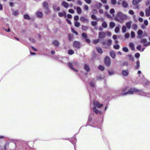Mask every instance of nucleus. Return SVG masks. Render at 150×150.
<instances>
[{"label":"nucleus","instance_id":"f257e3e1","mask_svg":"<svg viewBox=\"0 0 150 150\" xmlns=\"http://www.w3.org/2000/svg\"><path fill=\"white\" fill-rule=\"evenodd\" d=\"M127 18V16L121 12L118 13L117 16L115 18V19L120 23H122L124 20Z\"/></svg>","mask_w":150,"mask_h":150},{"label":"nucleus","instance_id":"f03ea898","mask_svg":"<svg viewBox=\"0 0 150 150\" xmlns=\"http://www.w3.org/2000/svg\"><path fill=\"white\" fill-rule=\"evenodd\" d=\"M137 89L134 88H130L127 92L122 93L121 95L124 96L126 95L127 94H132L135 93H137Z\"/></svg>","mask_w":150,"mask_h":150},{"label":"nucleus","instance_id":"7ed1b4c3","mask_svg":"<svg viewBox=\"0 0 150 150\" xmlns=\"http://www.w3.org/2000/svg\"><path fill=\"white\" fill-rule=\"evenodd\" d=\"M112 42L111 40L109 39L103 42L102 44L105 47V48H107L111 45Z\"/></svg>","mask_w":150,"mask_h":150},{"label":"nucleus","instance_id":"20e7f679","mask_svg":"<svg viewBox=\"0 0 150 150\" xmlns=\"http://www.w3.org/2000/svg\"><path fill=\"white\" fill-rule=\"evenodd\" d=\"M67 65L72 70H73L75 72H77L78 71L74 69L73 66H74L75 65H76L77 64L76 62H74L72 63L71 62H69L67 63Z\"/></svg>","mask_w":150,"mask_h":150},{"label":"nucleus","instance_id":"39448f33","mask_svg":"<svg viewBox=\"0 0 150 150\" xmlns=\"http://www.w3.org/2000/svg\"><path fill=\"white\" fill-rule=\"evenodd\" d=\"M137 94L140 95L142 96H148L149 94L148 93H146L141 90L137 89Z\"/></svg>","mask_w":150,"mask_h":150},{"label":"nucleus","instance_id":"423d86ee","mask_svg":"<svg viewBox=\"0 0 150 150\" xmlns=\"http://www.w3.org/2000/svg\"><path fill=\"white\" fill-rule=\"evenodd\" d=\"M105 65L107 67L110 66L111 64V61L110 58L108 56H106L105 58Z\"/></svg>","mask_w":150,"mask_h":150},{"label":"nucleus","instance_id":"0eeeda50","mask_svg":"<svg viewBox=\"0 0 150 150\" xmlns=\"http://www.w3.org/2000/svg\"><path fill=\"white\" fill-rule=\"evenodd\" d=\"M94 107H97L98 108H102L103 106V104H100L99 102L96 101H94L93 103Z\"/></svg>","mask_w":150,"mask_h":150},{"label":"nucleus","instance_id":"6e6552de","mask_svg":"<svg viewBox=\"0 0 150 150\" xmlns=\"http://www.w3.org/2000/svg\"><path fill=\"white\" fill-rule=\"evenodd\" d=\"M73 45L75 48H79L80 47V44L78 41H75L73 42Z\"/></svg>","mask_w":150,"mask_h":150},{"label":"nucleus","instance_id":"1a4fd4ad","mask_svg":"<svg viewBox=\"0 0 150 150\" xmlns=\"http://www.w3.org/2000/svg\"><path fill=\"white\" fill-rule=\"evenodd\" d=\"M43 6L46 9V11L45 12V13H48L49 11L48 9V5L47 3L46 2H44L43 3Z\"/></svg>","mask_w":150,"mask_h":150},{"label":"nucleus","instance_id":"9d476101","mask_svg":"<svg viewBox=\"0 0 150 150\" xmlns=\"http://www.w3.org/2000/svg\"><path fill=\"white\" fill-rule=\"evenodd\" d=\"M98 36L100 38H103L105 37V34L103 32H100L98 34Z\"/></svg>","mask_w":150,"mask_h":150},{"label":"nucleus","instance_id":"9b49d317","mask_svg":"<svg viewBox=\"0 0 150 150\" xmlns=\"http://www.w3.org/2000/svg\"><path fill=\"white\" fill-rule=\"evenodd\" d=\"M143 33V31L141 30H139L137 32V34L138 35L137 37V38L138 39H141L142 37L141 35Z\"/></svg>","mask_w":150,"mask_h":150},{"label":"nucleus","instance_id":"f8f14e48","mask_svg":"<svg viewBox=\"0 0 150 150\" xmlns=\"http://www.w3.org/2000/svg\"><path fill=\"white\" fill-rule=\"evenodd\" d=\"M132 23V21H130L129 22H127L126 23L125 25L127 29H130Z\"/></svg>","mask_w":150,"mask_h":150},{"label":"nucleus","instance_id":"ddd939ff","mask_svg":"<svg viewBox=\"0 0 150 150\" xmlns=\"http://www.w3.org/2000/svg\"><path fill=\"white\" fill-rule=\"evenodd\" d=\"M122 74L124 76H126L128 75L129 71L127 70H123L122 72Z\"/></svg>","mask_w":150,"mask_h":150},{"label":"nucleus","instance_id":"4468645a","mask_svg":"<svg viewBox=\"0 0 150 150\" xmlns=\"http://www.w3.org/2000/svg\"><path fill=\"white\" fill-rule=\"evenodd\" d=\"M146 16L148 17L150 16V9L149 7L148 8H146L145 10Z\"/></svg>","mask_w":150,"mask_h":150},{"label":"nucleus","instance_id":"2eb2a0df","mask_svg":"<svg viewBox=\"0 0 150 150\" xmlns=\"http://www.w3.org/2000/svg\"><path fill=\"white\" fill-rule=\"evenodd\" d=\"M37 16L39 18H41L43 16V14L42 12L40 11H37L36 13Z\"/></svg>","mask_w":150,"mask_h":150},{"label":"nucleus","instance_id":"dca6fc26","mask_svg":"<svg viewBox=\"0 0 150 150\" xmlns=\"http://www.w3.org/2000/svg\"><path fill=\"white\" fill-rule=\"evenodd\" d=\"M52 43L56 47H58L59 45V42L57 40H54L52 42Z\"/></svg>","mask_w":150,"mask_h":150},{"label":"nucleus","instance_id":"f3484780","mask_svg":"<svg viewBox=\"0 0 150 150\" xmlns=\"http://www.w3.org/2000/svg\"><path fill=\"white\" fill-rule=\"evenodd\" d=\"M80 20L83 22H88V20L87 19L85 18L84 17L81 16L80 18Z\"/></svg>","mask_w":150,"mask_h":150},{"label":"nucleus","instance_id":"a211bd4d","mask_svg":"<svg viewBox=\"0 0 150 150\" xmlns=\"http://www.w3.org/2000/svg\"><path fill=\"white\" fill-rule=\"evenodd\" d=\"M84 69L87 72H89L90 69L88 65L86 64H84Z\"/></svg>","mask_w":150,"mask_h":150},{"label":"nucleus","instance_id":"6ab92c4d","mask_svg":"<svg viewBox=\"0 0 150 150\" xmlns=\"http://www.w3.org/2000/svg\"><path fill=\"white\" fill-rule=\"evenodd\" d=\"M140 62L139 61H137L136 62V65L134 68L136 69H138L140 68Z\"/></svg>","mask_w":150,"mask_h":150},{"label":"nucleus","instance_id":"aec40b11","mask_svg":"<svg viewBox=\"0 0 150 150\" xmlns=\"http://www.w3.org/2000/svg\"><path fill=\"white\" fill-rule=\"evenodd\" d=\"M129 46L131 48V50L134 51L135 50L134 46L132 42L129 43Z\"/></svg>","mask_w":150,"mask_h":150},{"label":"nucleus","instance_id":"412c9836","mask_svg":"<svg viewBox=\"0 0 150 150\" xmlns=\"http://www.w3.org/2000/svg\"><path fill=\"white\" fill-rule=\"evenodd\" d=\"M62 4L65 8H67L69 7L68 4L65 1L62 2Z\"/></svg>","mask_w":150,"mask_h":150},{"label":"nucleus","instance_id":"4be33fe9","mask_svg":"<svg viewBox=\"0 0 150 150\" xmlns=\"http://www.w3.org/2000/svg\"><path fill=\"white\" fill-rule=\"evenodd\" d=\"M53 9L54 11H59L60 10V8L59 6H57L56 5H54L53 7Z\"/></svg>","mask_w":150,"mask_h":150},{"label":"nucleus","instance_id":"5701e85b","mask_svg":"<svg viewBox=\"0 0 150 150\" xmlns=\"http://www.w3.org/2000/svg\"><path fill=\"white\" fill-rule=\"evenodd\" d=\"M122 4V6L125 8L127 7L128 6V4L125 1H123Z\"/></svg>","mask_w":150,"mask_h":150},{"label":"nucleus","instance_id":"b1692460","mask_svg":"<svg viewBox=\"0 0 150 150\" xmlns=\"http://www.w3.org/2000/svg\"><path fill=\"white\" fill-rule=\"evenodd\" d=\"M142 0H133L132 1V4L134 5H137L139 2H140Z\"/></svg>","mask_w":150,"mask_h":150},{"label":"nucleus","instance_id":"393cba45","mask_svg":"<svg viewBox=\"0 0 150 150\" xmlns=\"http://www.w3.org/2000/svg\"><path fill=\"white\" fill-rule=\"evenodd\" d=\"M93 110L96 114H98L100 113V111L98 110L95 107H93Z\"/></svg>","mask_w":150,"mask_h":150},{"label":"nucleus","instance_id":"a878e982","mask_svg":"<svg viewBox=\"0 0 150 150\" xmlns=\"http://www.w3.org/2000/svg\"><path fill=\"white\" fill-rule=\"evenodd\" d=\"M110 54L113 58H114L115 57V52L114 51H111L110 52Z\"/></svg>","mask_w":150,"mask_h":150},{"label":"nucleus","instance_id":"bb28decb","mask_svg":"<svg viewBox=\"0 0 150 150\" xmlns=\"http://www.w3.org/2000/svg\"><path fill=\"white\" fill-rule=\"evenodd\" d=\"M58 15L59 17H62L64 16H66V13L65 11H64L63 13L59 12L58 13Z\"/></svg>","mask_w":150,"mask_h":150},{"label":"nucleus","instance_id":"cd10ccee","mask_svg":"<svg viewBox=\"0 0 150 150\" xmlns=\"http://www.w3.org/2000/svg\"><path fill=\"white\" fill-rule=\"evenodd\" d=\"M76 11L78 14H80L82 12V10L79 7H76Z\"/></svg>","mask_w":150,"mask_h":150},{"label":"nucleus","instance_id":"c85d7f7f","mask_svg":"<svg viewBox=\"0 0 150 150\" xmlns=\"http://www.w3.org/2000/svg\"><path fill=\"white\" fill-rule=\"evenodd\" d=\"M88 28V26H84L83 25H82V30L83 31H85L87 30Z\"/></svg>","mask_w":150,"mask_h":150},{"label":"nucleus","instance_id":"c756f323","mask_svg":"<svg viewBox=\"0 0 150 150\" xmlns=\"http://www.w3.org/2000/svg\"><path fill=\"white\" fill-rule=\"evenodd\" d=\"M96 50L97 52L100 54H102L103 53V51L101 48L100 47H97Z\"/></svg>","mask_w":150,"mask_h":150},{"label":"nucleus","instance_id":"7c9ffc66","mask_svg":"<svg viewBox=\"0 0 150 150\" xmlns=\"http://www.w3.org/2000/svg\"><path fill=\"white\" fill-rule=\"evenodd\" d=\"M127 30V28L126 26L124 25L122 26V31L123 33H125Z\"/></svg>","mask_w":150,"mask_h":150},{"label":"nucleus","instance_id":"2f4dec72","mask_svg":"<svg viewBox=\"0 0 150 150\" xmlns=\"http://www.w3.org/2000/svg\"><path fill=\"white\" fill-rule=\"evenodd\" d=\"M102 26L105 28H106L107 27V24L105 21H104L102 25Z\"/></svg>","mask_w":150,"mask_h":150},{"label":"nucleus","instance_id":"473e14b6","mask_svg":"<svg viewBox=\"0 0 150 150\" xmlns=\"http://www.w3.org/2000/svg\"><path fill=\"white\" fill-rule=\"evenodd\" d=\"M24 18L25 19L28 20L30 19V17L29 16L28 14H25L24 15Z\"/></svg>","mask_w":150,"mask_h":150},{"label":"nucleus","instance_id":"72a5a7b5","mask_svg":"<svg viewBox=\"0 0 150 150\" xmlns=\"http://www.w3.org/2000/svg\"><path fill=\"white\" fill-rule=\"evenodd\" d=\"M137 25L136 24H133L132 25L133 29L134 30H136L137 28Z\"/></svg>","mask_w":150,"mask_h":150},{"label":"nucleus","instance_id":"f704fd0d","mask_svg":"<svg viewBox=\"0 0 150 150\" xmlns=\"http://www.w3.org/2000/svg\"><path fill=\"white\" fill-rule=\"evenodd\" d=\"M115 24L114 23L111 22L110 23V26L112 28H113L115 27Z\"/></svg>","mask_w":150,"mask_h":150},{"label":"nucleus","instance_id":"c9c22d12","mask_svg":"<svg viewBox=\"0 0 150 150\" xmlns=\"http://www.w3.org/2000/svg\"><path fill=\"white\" fill-rule=\"evenodd\" d=\"M120 30V29L119 27H116L115 28V31L116 33H117L119 32Z\"/></svg>","mask_w":150,"mask_h":150},{"label":"nucleus","instance_id":"e433bc0d","mask_svg":"<svg viewBox=\"0 0 150 150\" xmlns=\"http://www.w3.org/2000/svg\"><path fill=\"white\" fill-rule=\"evenodd\" d=\"M150 83V82L149 81L147 80H145L144 81V83H143V84L144 86H146L147 85H148Z\"/></svg>","mask_w":150,"mask_h":150},{"label":"nucleus","instance_id":"4c0bfd02","mask_svg":"<svg viewBox=\"0 0 150 150\" xmlns=\"http://www.w3.org/2000/svg\"><path fill=\"white\" fill-rule=\"evenodd\" d=\"M73 37V35L71 34L68 35V38L69 41H71L72 40Z\"/></svg>","mask_w":150,"mask_h":150},{"label":"nucleus","instance_id":"58836bf2","mask_svg":"<svg viewBox=\"0 0 150 150\" xmlns=\"http://www.w3.org/2000/svg\"><path fill=\"white\" fill-rule=\"evenodd\" d=\"M80 25V23L78 22H74V25L76 27H78Z\"/></svg>","mask_w":150,"mask_h":150},{"label":"nucleus","instance_id":"ea45409f","mask_svg":"<svg viewBox=\"0 0 150 150\" xmlns=\"http://www.w3.org/2000/svg\"><path fill=\"white\" fill-rule=\"evenodd\" d=\"M98 68L101 71H103L105 69L104 67L101 65L99 66L98 67Z\"/></svg>","mask_w":150,"mask_h":150},{"label":"nucleus","instance_id":"a19ab883","mask_svg":"<svg viewBox=\"0 0 150 150\" xmlns=\"http://www.w3.org/2000/svg\"><path fill=\"white\" fill-rule=\"evenodd\" d=\"M97 24V23L95 21H92L91 22V25L93 26H95Z\"/></svg>","mask_w":150,"mask_h":150},{"label":"nucleus","instance_id":"79ce46f5","mask_svg":"<svg viewBox=\"0 0 150 150\" xmlns=\"http://www.w3.org/2000/svg\"><path fill=\"white\" fill-rule=\"evenodd\" d=\"M74 51L72 50H70L68 51V54L70 55H72L74 53Z\"/></svg>","mask_w":150,"mask_h":150},{"label":"nucleus","instance_id":"37998d69","mask_svg":"<svg viewBox=\"0 0 150 150\" xmlns=\"http://www.w3.org/2000/svg\"><path fill=\"white\" fill-rule=\"evenodd\" d=\"M122 50L125 52H128L129 50L127 47H123L122 48Z\"/></svg>","mask_w":150,"mask_h":150},{"label":"nucleus","instance_id":"c03bdc74","mask_svg":"<svg viewBox=\"0 0 150 150\" xmlns=\"http://www.w3.org/2000/svg\"><path fill=\"white\" fill-rule=\"evenodd\" d=\"M131 36L132 38H134L135 37V34L133 31H132L131 33Z\"/></svg>","mask_w":150,"mask_h":150},{"label":"nucleus","instance_id":"a18cd8bd","mask_svg":"<svg viewBox=\"0 0 150 150\" xmlns=\"http://www.w3.org/2000/svg\"><path fill=\"white\" fill-rule=\"evenodd\" d=\"M113 48L115 49L118 50L120 48V46L119 45H115L113 46Z\"/></svg>","mask_w":150,"mask_h":150},{"label":"nucleus","instance_id":"49530a36","mask_svg":"<svg viewBox=\"0 0 150 150\" xmlns=\"http://www.w3.org/2000/svg\"><path fill=\"white\" fill-rule=\"evenodd\" d=\"M115 11L114 9L113 8H112L110 11V13L112 14L113 15L114 14V13H115Z\"/></svg>","mask_w":150,"mask_h":150},{"label":"nucleus","instance_id":"de8ad7c7","mask_svg":"<svg viewBox=\"0 0 150 150\" xmlns=\"http://www.w3.org/2000/svg\"><path fill=\"white\" fill-rule=\"evenodd\" d=\"M129 36V33H127L125 35V39L128 38Z\"/></svg>","mask_w":150,"mask_h":150},{"label":"nucleus","instance_id":"09e8293b","mask_svg":"<svg viewBox=\"0 0 150 150\" xmlns=\"http://www.w3.org/2000/svg\"><path fill=\"white\" fill-rule=\"evenodd\" d=\"M128 56L129 57V59L132 61L134 60V57H132V55L129 54L128 55Z\"/></svg>","mask_w":150,"mask_h":150},{"label":"nucleus","instance_id":"8fccbe9b","mask_svg":"<svg viewBox=\"0 0 150 150\" xmlns=\"http://www.w3.org/2000/svg\"><path fill=\"white\" fill-rule=\"evenodd\" d=\"M128 13L129 14L131 15H134V11L132 10H129L128 11Z\"/></svg>","mask_w":150,"mask_h":150},{"label":"nucleus","instance_id":"3c124183","mask_svg":"<svg viewBox=\"0 0 150 150\" xmlns=\"http://www.w3.org/2000/svg\"><path fill=\"white\" fill-rule=\"evenodd\" d=\"M82 37H84L85 39L87 38V35L86 33H83L82 34Z\"/></svg>","mask_w":150,"mask_h":150},{"label":"nucleus","instance_id":"603ef678","mask_svg":"<svg viewBox=\"0 0 150 150\" xmlns=\"http://www.w3.org/2000/svg\"><path fill=\"white\" fill-rule=\"evenodd\" d=\"M100 41V40L99 39H97L96 40H93V42L95 44H96L97 43H98Z\"/></svg>","mask_w":150,"mask_h":150},{"label":"nucleus","instance_id":"864d4df0","mask_svg":"<svg viewBox=\"0 0 150 150\" xmlns=\"http://www.w3.org/2000/svg\"><path fill=\"white\" fill-rule=\"evenodd\" d=\"M111 2V4L113 5H115L116 4L117 1L116 0H110Z\"/></svg>","mask_w":150,"mask_h":150},{"label":"nucleus","instance_id":"5fc2aeb1","mask_svg":"<svg viewBox=\"0 0 150 150\" xmlns=\"http://www.w3.org/2000/svg\"><path fill=\"white\" fill-rule=\"evenodd\" d=\"M111 2V4L113 5H115L116 4L117 1L116 0H110Z\"/></svg>","mask_w":150,"mask_h":150},{"label":"nucleus","instance_id":"6e6d98bb","mask_svg":"<svg viewBox=\"0 0 150 150\" xmlns=\"http://www.w3.org/2000/svg\"><path fill=\"white\" fill-rule=\"evenodd\" d=\"M140 56V55L139 53H137L135 54V56L136 58H139Z\"/></svg>","mask_w":150,"mask_h":150},{"label":"nucleus","instance_id":"4d7b16f0","mask_svg":"<svg viewBox=\"0 0 150 150\" xmlns=\"http://www.w3.org/2000/svg\"><path fill=\"white\" fill-rule=\"evenodd\" d=\"M108 73L110 75H113L114 74V72L112 71H108Z\"/></svg>","mask_w":150,"mask_h":150},{"label":"nucleus","instance_id":"13d9d810","mask_svg":"<svg viewBox=\"0 0 150 150\" xmlns=\"http://www.w3.org/2000/svg\"><path fill=\"white\" fill-rule=\"evenodd\" d=\"M13 14L15 16H17L18 14V13L17 11H13Z\"/></svg>","mask_w":150,"mask_h":150},{"label":"nucleus","instance_id":"bf43d9fd","mask_svg":"<svg viewBox=\"0 0 150 150\" xmlns=\"http://www.w3.org/2000/svg\"><path fill=\"white\" fill-rule=\"evenodd\" d=\"M84 9L86 11H88V10L89 8L86 5H85L84 6Z\"/></svg>","mask_w":150,"mask_h":150},{"label":"nucleus","instance_id":"052dcab7","mask_svg":"<svg viewBox=\"0 0 150 150\" xmlns=\"http://www.w3.org/2000/svg\"><path fill=\"white\" fill-rule=\"evenodd\" d=\"M91 16V18L93 20H96V17L94 15H92Z\"/></svg>","mask_w":150,"mask_h":150},{"label":"nucleus","instance_id":"680f3d73","mask_svg":"<svg viewBox=\"0 0 150 150\" xmlns=\"http://www.w3.org/2000/svg\"><path fill=\"white\" fill-rule=\"evenodd\" d=\"M77 4L80 5H82V2L80 0H78L77 1Z\"/></svg>","mask_w":150,"mask_h":150},{"label":"nucleus","instance_id":"e2e57ef3","mask_svg":"<svg viewBox=\"0 0 150 150\" xmlns=\"http://www.w3.org/2000/svg\"><path fill=\"white\" fill-rule=\"evenodd\" d=\"M95 85V83L94 82H91L90 83V85L91 86H92V87H94Z\"/></svg>","mask_w":150,"mask_h":150},{"label":"nucleus","instance_id":"0e129e2a","mask_svg":"<svg viewBox=\"0 0 150 150\" xmlns=\"http://www.w3.org/2000/svg\"><path fill=\"white\" fill-rule=\"evenodd\" d=\"M79 19V17L78 16H76L74 17V20L75 21H77Z\"/></svg>","mask_w":150,"mask_h":150},{"label":"nucleus","instance_id":"69168bd1","mask_svg":"<svg viewBox=\"0 0 150 150\" xmlns=\"http://www.w3.org/2000/svg\"><path fill=\"white\" fill-rule=\"evenodd\" d=\"M69 12L71 13H74V11L72 9H69Z\"/></svg>","mask_w":150,"mask_h":150},{"label":"nucleus","instance_id":"338daca9","mask_svg":"<svg viewBox=\"0 0 150 150\" xmlns=\"http://www.w3.org/2000/svg\"><path fill=\"white\" fill-rule=\"evenodd\" d=\"M144 23L145 25L147 26L148 25V22L147 20H145Z\"/></svg>","mask_w":150,"mask_h":150},{"label":"nucleus","instance_id":"774afa93","mask_svg":"<svg viewBox=\"0 0 150 150\" xmlns=\"http://www.w3.org/2000/svg\"><path fill=\"white\" fill-rule=\"evenodd\" d=\"M138 20L140 22H142L143 21V19L141 17H139V18Z\"/></svg>","mask_w":150,"mask_h":150}]
</instances>
